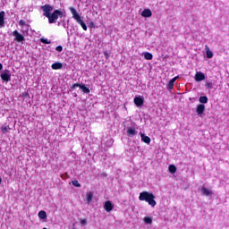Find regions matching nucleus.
Instances as JSON below:
<instances>
[{"label": "nucleus", "instance_id": "6ab92c4d", "mask_svg": "<svg viewBox=\"0 0 229 229\" xmlns=\"http://www.w3.org/2000/svg\"><path fill=\"white\" fill-rule=\"evenodd\" d=\"M80 89L84 94H90V89L85 86V84H81Z\"/></svg>", "mask_w": 229, "mask_h": 229}, {"label": "nucleus", "instance_id": "b1692460", "mask_svg": "<svg viewBox=\"0 0 229 229\" xmlns=\"http://www.w3.org/2000/svg\"><path fill=\"white\" fill-rule=\"evenodd\" d=\"M143 221L146 225H151V223H153V219H151L149 216H145Z\"/></svg>", "mask_w": 229, "mask_h": 229}, {"label": "nucleus", "instance_id": "6e6552de", "mask_svg": "<svg viewBox=\"0 0 229 229\" xmlns=\"http://www.w3.org/2000/svg\"><path fill=\"white\" fill-rule=\"evenodd\" d=\"M13 37H14V40L16 42H24V36H22V34L19 33L17 30L13 32Z\"/></svg>", "mask_w": 229, "mask_h": 229}, {"label": "nucleus", "instance_id": "f257e3e1", "mask_svg": "<svg viewBox=\"0 0 229 229\" xmlns=\"http://www.w3.org/2000/svg\"><path fill=\"white\" fill-rule=\"evenodd\" d=\"M140 201H147L150 207H157V200H155V195L148 191H142L139 196Z\"/></svg>", "mask_w": 229, "mask_h": 229}, {"label": "nucleus", "instance_id": "c9c22d12", "mask_svg": "<svg viewBox=\"0 0 229 229\" xmlns=\"http://www.w3.org/2000/svg\"><path fill=\"white\" fill-rule=\"evenodd\" d=\"M0 71H3V64H0Z\"/></svg>", "mask_w": 229, "mask_h": 229}, {"label": "nucleus", "instance_id": "cd10ccee", "mask_svg": "<svg viewBox=\"0 0 229 229\" xmlns=\"http://www.w3.org/2000/svg\"><path fill=\"white\" fill-rule=\"evenodd\" d=\"M40 42H42V44H51L50 40H48L47 38H40Z\"/></svg>", "mask_w": 229, "mask_h": 229}, {"label": "nucleus", "instance_id": "58836bf2", "mask_svg": "<svg viewBox=\"0 0 229 229\" xmlns=\"http://www.w3.org/2000/svg\"><path fill=\"white\" fill-rule=\"evenodd\" d=\"M67 35L69 36V31L67 32Z\"/></svg>", "mask_w": 229, "mask_h": 229}, {"label": "nucleus", "instance_id": "9b49d317", "mask_svg": "<svg viewBox=\"0 0 229 229\" xmlns=\"http://www.w3.org/2000/svg\"><path fill=\"white\" fill-rule=\"evenodd\" d=\"M205 80V73L197 72L195 74V81H203Z\"/></svg>", "mask_w": 229, "mask_h": 229}, {"label": "nucleus", "instance_id": "423d86ee", "mask_svg": "<svg viewBox=\"0 0 229 229\" xmlns=\"http://www.w3.org/2000/svg\"><path fill=\"white\" fill-rule=\"evenodd\" d=\"M1 79L3 81H5L6 83H8V81H10L12 80V74L10 73V71L5 70L1 73Z\"/></svg>", "mask_w": 229, "mask_h": 229}, {"label": "nucleus", "instance_id": "0eeeda50", "mask_svg": "<svg viewBox=\"0 0 229 229\" xmlns=\"http://www.w3.org/2000/svg\"><path fill=\"white\" fill-rule=\"evenodd\" d=\"M200 192L202 194V196H206L208 198H212L214 192H212V190L208 189L205 186H202V188L200 189Z\"/></svg>", "mask_w": 229, "mask_h": 229}, {"label": "nucleus", "instance_id": "dca6fc26", "mask_svg": "<svg viewBox=\"0 0 229 229\" xmlns=\"http://www.w3.org/2000/svg\"><path fill=\"white\" fill-rule=\"evenodd\" d=\"M142 17H151L153 13H151V10L149 9H144L143 12L141 13Z\"/></svg>", "mask_w": 229, "mask_h": 229}, {"label": "nucleus", "instance_id": "2eb2a0df", "mask_svg": "<svg viewBox=\"0 0 229 229\" xmlns=\"http://www.w3.org/2000/svg\"><path fill=\"white\" fill-rule=\"evenodd\" d=\"M141 140L142 142H145V144H150L151 139L148 136H146L144 133H140Z\"/></svg>", "mask_w": 229, "mask_h": 229}, {"label": "nucleus", "instance_id": "7c9ffc66", "mask_svg": "<svg viewBox=\"0 0 229 229\" xmlns=\"http://www.w3.org/2000/svg\"><path fill=\"white\" fill-rule=\"evenodd\" d=\"M55 51H58V53H62V51H64V47L62 46H58L55 47Z\"/></svg>", "mask_w": 229, "mask_h": 229}, {"label": "nucleus", "instance_id": "f03ea898", "mask_svg": "<svg viewBox=\"0 0 229 229\" xmlns=\"http://www.w3.org/2000/svg\"><path fill=\"white\" fill-rule=\"evenodd\" d=\"M69 10H70L74 21H76V22H78V24H80L81 26V28H82V30H84V31H87V24L84 23L83 20L81 19V16H80V13H78L76 9L74 7H69Z\"/></svg>", "mask_w": 229, "mask_h": 229}, {"label": "nucleus", "instance_id": "f3484780", "mask_svg": "<svg viewBox=\"0 0 229 229\" xmlns=\"http://www.w3.org/2000/svg\"><path fill=\"white\" fill-rule=\"evenodd\" d=\"M0 28H4V12H0Z\"/></svg>", "mask_w": 229, "mask_h": 229}, {"label": "nucleus", "instance_id": "ddd939ff", "mask_svg": "<svg viewBox=\"0 0 229 229\" xmlns=\"http://www.w3.org/2000/svg\"><path fill=\"white\" fill-rule=\"evenodd\" d=\"M134 105H136V106H142L144 105V99H142V98L136 97L134 98Z\"/></svg>", "mask_w": 229, "mask_h": 229}, {"label": "nucleus", "instance_id": "bb28decb", "mask_svg": "<svg viewBox=\"0 0 229 229\" xmlns=\"http://www.w3.org/2000/svg\"><path fill=\"white\" fill-rule=\"evenodd\" d=\"M19 25L21 26V27L30 28V25L26 24V21H24L23 20H21L19 21Z\"/></svg>", "mask_w": 229, "mask_h": 229}, {"label": "nucleus", "instance_id": "2f4dec72", "mask_svg": "<svg viewBox=\"0 0 229 229\" xmlns=\"http://www.w3.org/2000/svg\"><path fill=\"white\" fill-rule=\"evenodd\" d=\"M206 87H207V89H212V87H214V85L212 84V82H206Z\"/></svg>", "mask_w": 229, "mask_h": 229}, {"label": "nucleus", "instance_id": "4be33fe9", "mask_svg": "<svg viewBox=\"0 0 229 229\" xmlns=\"http://www.w3.org/2000/svg\"><path fill=\"white\" fill-rule=\"evenodd\" d=\"M199 103H202L205 105V104L208 103V98H207V96L199 97Z\"/></svg>", "mask_w": 229, "mask_h": 229}, {"label": "nucleus", "instance_id": "aec40b11", "mask_svg": "<svg viewBox=\"0 0 229 229\" xmlns=\"http://www.w3.org/2000/svg\"><path fill=\"white\" fill-rule=\"evenodd\" d=\"M206 55L208 58H212L214 56V53L210 51V48L208 47V46H206Z\"/></svg>", "mask_w": 229, "mask_h": 229}, {"label": "nucleus", "instance_id": "a878e982", "mask_svg": "<svg viewBox=\"0 0 229 229\" xmlns=\"http://www.w3.org/2000/svg\"><path fill=\"white\" fill-rule=\"evenodd\" d=\"M8 130H10V126L9 125H3L1 127V131H3V133H8Z\"/></svg>", "mask_w": 229, "mask_h": 229}, {"label": "nucleus", "instance_id": "c85d7f7f", "mask_svg": "<svg viewBox=\"0 0 229 229\" xmlns=\"http://www.w3.org/2000/svg\"><path fill=\"white\" fill-rule=\"evenodd\" d=\"M23 99H30V93L29 92H23L21 94Z\"/></svg>", "mask_w": 229, "mask_h": 229}, {"label": "nucleus", "instance_id": "4468645a", "mask_svg": "<svg viewBox=\"0 0 229 229\" xmlns=\"http://www.w3.org/2000/svg\"><path fill=\"white\" fill-rule=\"evenodd\" d=\"M198 115H201L203 112H205V105L199 104L197 106V110H196Z\"/></svg>", "mask_w": 229, "mask_h": 229}, {"label": "nucleus", "instance_id": "9d476101", "mask_svg": "<svg viewBox=\"0 0 229 229\" xmlns=\"http://www.w3.org/2000/svg\"><path fill=\"white\" fill-rule=\"evenodd\" d=\"M180 76H175L174 78L170 80L167 85V90H173V89H174V81H176V80H178Z\"/></svg>", "mask_w": 229, "mask_h": 229}, {"label": "nucleus", "instance_id": "a211bd4d", "mask_svg": "<svg viewBox=\"0 0 229 229\" xmlns=\"http://www.w3.org/2000/svg\"><path fill=\"white\" fill-rule=\"evenodd\" d=\"M51 67L54 71H58L59 69H62V67H64V64H62V63H55L52 64Z\"/></svg>", "mask_w": 229, "mask_h": 229}, {"label": "nucleus", "instance_id": "7ed1b4c3", "mask_svg": "<svg viewBox=\"0 0 229 229\" xmlns=\"http://www.w3.org/2000/svg\"><path fill=\"white\" fill-rule=\"evenodd\" d=\"M58 17L62 19V17H65V13L60 10H55L52 13H50L48 19L49 24H55L56 21H58Z\"/></svg>", "mask_w": 229, "mask_h": 229}, {"label": "nucleus", "instance_id": "5701e85b", "mask_svg": "<svg viewBox=\"0 0 229 229\" xmlns=\"http://www.w3.org/2000/svg\"><path fill=\"white\" fill-rule=\"evenodd\" d=\"M145 60H153V55L149 52H146L144 54Z\"/></svg>", "mask_w": 229, "mask_h": 229}, {"label": "nucleus", "instance_id": "c756f323", "mask_svg": "<svg viewBox=\"0 0 229 229\" xmlns=\"http://www.w3.org/2000/svg\"><path fill=\"white\" fill-rule=\"evenodd\" d=\"M72 183L74 187H81V184L78 181H72Z\"/></svg>", "mask_w": 229, "mask_h": 229}, {"label": "nucleus", "instance_id": "f8f14e48", "mask_svg": "<svg viewBox=\"0 0 229 229\" xmlns=\"http://www.w3.org/2000/svg\"><path fill=\"white\" fill-rule=\"evenodd\" d=\"M93 198H94V192L89 191L86 194V201H87L88 205H90V203H92V199Z\"/></svg>", "mask_w": 229, "mask_h": 229}, {"label": "nucleus", "instance_id": "4c0bfd02", "mask_svg": "<svg viewBox=\"0 0 229 229\" xmlns=\"http://www.w3.org/2000/svg\"><path fill=\"white\" fill-rule=\"evenodd\" d=\"M1 182H3V180L0 178V183H1Z\"/></svg>", "mask_w": 229, "mask_h": 229}, {"label": "nucleus", "instance_id": "1a4fd4ad", "mask_svg": "<svg viewBox=\"0 0 229 229\" xmlns=\"http://www.w3.org/2000/svg\"><path fill=\"white\" fill-rule=\"evenodd\" d=\"M104 208L106 212H112L114 210V204H112V201L107 200L105 202Z\"/></svg>", "mask_w": 229, "mask_h": 229}, {"label": "nucleus", "instance_id": "39448f33", "mask_svg": "<svg viewBox=\"0 0 229 229\" xmlns=\"http://www.w3.org/2000/svg\"><path fill=\"white\" fill-rule=\"evenodd\" d=\"M40 10H42L44 17H47V19H48V17L51 15V12H53L54 10V7L47 4L41 6Z\"/></svg>", "mask_w": 229, "mask_h": 229}, {"label": "nucleus", "instance_id": "e433bc0d", "mask_svg": "<svg viewBox=\"0 0 229 229\" xmlns=\"http://www.w3.org/2000/svg\"><path fill=\"white\" fill-rule=\"evenodd\" d=\"M64 28H67V26L65 25V23L63 24Z\"/></svg>", "mask_w": 229, "mask_h": 229}, {"label": "nucleus", "instance_id": "f704fd0d", "mask_svg": "<svg viewBox=\"0 0 229 229\" xmlns=\"http://www.w3.org/2000/svg\"><path fill=\"white\" fill-rule=\"evenodd\" d=\"M81 224H82V225H87V219H82V220L81 221Z\"/></svg>", "mask_w": 229, "mask_h": 229}, {"label": "nucleus", "instance_id": "473e14b6", "mask_svg": "<svg viewBox=\"0 0 229 229\" xmlns=\"http://www.w3.org/2000/svg\"><path fill=\"white\" fill-rule=\"evenodd\" d=\"M81 84L79 83H74L72 86V89L74 90V89H76L77 87L80 88Z\"/></svg>", "mask_w": 229, "mask_h": 229}, {"label": "nucleus", "instance_id": "72a5a7b5", "mask_svg": "<svg viewBox=\"0 0 229 229\" xmlns=\"http://www.w3.org/2000/svg\"><path fill=\"white\" fill-rule=\"evenodd\" d=\"M22 31L25 33H28V30H30V27H21Z\"/></svg>", "mask_w": 229, "mask_h": 229}, {"label": "nucleus", "instance_id": "20e7f679", "mask_svg": "<svg viewBox=\"0 0 229 229\" xmlns=\"http://www.w3.org/2000/svg\"><path fill=\"white\" fill-rule=\"evenodd\" d=\"M126 133L128 137H135L137 135V123H131V126L126 127Z\"/></svg>", "mask_w": 229, "mask_h": 229}, {"label": "nucleus", "instance_id": "393cba45", "mask_svg": "<svg viewBox=\"0 0 229 229\" xmlns=\"http://www.w3.org/2000/svg\"><path fill=\"white\" fill-rule=\"evenodd\" d=\"M168 171L172 173V174L176 173V166L174 165H170L168 167Z\"/></svg>", "mask_w": 229, "mask_h": 229}, {"label": "nucleus", "instance_id": "412c9836", "mask_svg": "<svg viewBox=\"0 0 229 229\" xmlns=\"http://www.w3.org/2000/svg\"><path fill=\"white\" fill-rule=\"evenodd\" d=\"M38 217H39V219H47V214L46 213V211L41 210L38 212Z\"/></svg>", "mask_w": 229, "mask_h": 229}]
</instances>
